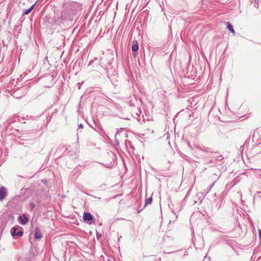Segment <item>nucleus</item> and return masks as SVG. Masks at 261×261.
Here are the masks:
<instances>
[{"label":"nucleus","mask_w":261,"mask_h":261,"mask_svg":"<svg viewBox=\"0 0 261 261\" xmlns=\"http://www.w3.org/2000/svg\"><path fill=\"white\" fill-rule=\"evenodd\" d=\"M63 8L68 9L70 13H73L74 11L81 10L83 9L82 4L76 2H67L63 4Z\"/></svg>","instance_id":"obj_1"},{"label":"nucleus","mask_w":261,"mask_h":261,"mask_svg":"<svg viewBox=\"0 0 261 261\" xmlns=\"http://www.w3.org/2000/svg\"><path fill=\"white\" fill-rule=\"evenodd\" d=\"M11 233L14 239H17L22 236L23 231L21 228V229L18 230V226H17V227L15 226L11 228Z\"/></svg>","instance_id":"obj_2"},{"label":"nucleus","mask_w":261,"mask_h":261,"mask_svg":"<svg viewBox=\"0 0 261 261\" xmlns=\"http://www.w3.org/2000/svg\"><path fill=\"white\" fill-rule=\"evenodd\" d=\"M83 219L84 222L89 224L94 223V218L92 214L89 212H84Z\"/></svg>","instance_id":"obj_3"},{"label":"nucleus","mask_w":261,"mask_h":261,"mask_svg":"<svg viewBox=\"0 0 261 261\" xmlns=\"http://www.w3.org/2000/svg\"><path fill=\"white\" fill-rule=\"evenodd\" d=\"M68 11H69V10L68 9H64V10L61 12L60 15L58 18V19L60 21H63L66 20L68 18Z\"/></svg>","instance_id":"obj_4"},{"label":"nucleus","mask_w":261,"mask_h":261,"mask_svg":"<svg viewBox=\"0 0 261 261\" xmlns=\"http://www.w3.org/2000/svg\"><path fill=\"white\" fill-rule=\"evenodd\" d=\"M7 195V189L5 187H0V201H3Z\"/></svg>","instance_id":"obj_5"},{"label":"nucleus","mask_w":261,"mask_h":261,"mask_svg":"<svg viewBox=\"0 0 261 261\" xmlns=\"http://www.w3.org/2000/svg\"><path fill=\"white\" fill-rule=\"evenodd\" d=\"M18 220L19 222L22 225L26 224L29 221L28 218L25 216V215H23L22 216H20L18 218Z\"/></svg>","instance_id":"obj_6"},{"label":"nucleus","mask_w":261,"mask_h":261,"mask_svg":"<svg viewBox=\"0 0 261 261\" xmlns=\"http://www.w3.org/2000/svg\"><path fill=\"white\" fill-rule=\"evenodd\" d=\"M35 238L36 239H40L42 238V233L39 227H36L35 230Z\"/></svg>","instance_id":"obj_7"},{"label":"nucleus","mask_w":261,"mask_h":261,"mask_svg":"<svg viewBox=\"0 0 261 261\" xmlns=\"http://www.w3.org/2000/svg\"><path fill=\"white\" fill-rule=\"evenodd\" d=\"M201 149L203 151L207 153H210L213 154L218 153V151H215L214 150H213V149L207 147L203 146V147L201 148Z\"/></svg>","instance_id":"obj_8"},{"label":"nucleus","mask_w":261,"mask_h":261,"mask_svg":"<svg viewBox=\"0 0 261 261\" xmlns=\"http://www.w3.org/2000/svg\"><path fill=\"white\" fill-rule=\"evenodd\" d=\"M139 49V44L137 41H133V44L132 46V49L133 52L137 51Z\"/></svg>","instance_id":"obj_9"},{"label":"nucleus","mask_w":261,"mask_h":261,"mask_svg":"<svg viewBox=\"0 0 261 261\" xmlns=\"http://www.w3.org/2000/svg\"><path fill=\"white\" fill-rule=\"evenodd\" d=\"M36 3L37 2H36L32 6H31V7L29 8V9L24 10L23 11V13H22V15H27V14H29L33 10V9H34L35 6L36 4Z\"/></svg>","instance_id":"obj_10"},{"label":"nucleus","mask_w":261,"mask_h":261,"mask_svg":"<svg viewBox=\"0 0 261 261\" xmlns=\"http://www.w3.org/2000/svg\"><path fill=\"white\" fill-rule=\"evenodd\" d=\"M125 145H126V146L127 147H129L130 149L135 150V147L132 144V143L131 141L128 140H125Z\"/></svg>","instance_id":"obj_11"},{"label":"nucleus","mask_w":261,"mask_h":261,"mask_svg":"<svg viewBox=\"0 0 261 261\" xmlns=\"http://www.w3.org/2000/svg\"><path fill=\"white\" fill-rule=\"evenodd\" d=\"M152 200H153V199L151 197L146 198L145 200V202L144 203L143 208H145L147 205L151 204Z\"/></svg>","instance_id":"obj_12"},{"label":"nucleus","mask_w":261,"mask_h":261,"mask_svg":"<svg viewBox=\"0 0 261 261\" xmlns=\"http://www.w3.org/2000/svg\"><path fill=\"white\" fill-rule=\"evenodd\" d=\"M226 24L227 25V29L232 33L234 34L235 31L233 28L232 25L229 22H226Z\"/></svg>","instance_id":"obj_13"},{"label":"nucleus","mask_w":261,"mask_h":261,"mask_svg":"<svg viewBox=\"0 0 261 261\" xmlns=\"http://www.w3.org/2000/svg\"><path fill=\"white\" fill-rule=\"evenodd\" d=\"M213 158L215 159L216 161H221L222 160H223V159H224V157L221 154L217 155L216 156H214Z\"/></svg>","instance_id":"obj_14"},{"label":"nucleus","mask_w":261,"mask_h":261,"mask_svg":"<svg viewBox=\"0 0 261 261\" xmlns=\"http://www.w3.org/2000/svg\"><path fill=\"white\" fill-rule=\"evenodd\" d=\"M215 183V181L212 184V185L207 189V192L206 193V194L210 192V191L211 190V189L212 188V187L214 186Z\"/></svg>","instance_id":"obj_15"},{"label":"nucleus","mask_w":261,"mask_h":261,"mask_svg":"<svg viewBox=\"0 0 261 261\" xmlns=\"http://www.w3.org/2000/svg\"><path fill=\"white\" fill-rule=\"evenodd\" d=\"M35 205L34 203H30V207H31V210L34 209L35 208Z\"/></svg>","instance_id":"obj_16"},{"label":"nucleus","mask_w":261,"mask_h":261,"mask_svg":"<svg viewBox=\"0 0 261 261\" xmlns=\"http://www.w3.org/2000/svg\"><path fill=\"white\" fill-rule=\"evenodd\" d=\"M79 128H83V125L82 124H80L79 125Z\"/></svg>","instance_id":"obj_17"},{"label":"nucleus","mask_w":261,"mask_h":261,"mask_svg":"<svg viewBox=\"0 0 261 261\" xmlns=\"http://www.w3.org/2000/svg\"><path fill=\"white\" fill-rule=\"evenodd\" d=\"M201 195H202V194H201V193H198L196 194V196L197 197H200Z\"/></svg>","instance_id":"obj_18"},{"label":"nucleus","mask_w":261,"mask_h":261,"mask_svg":"<svg viewBox=\"0 0 261 261\" xmlns=\"http://www.w3.org/2000/svg\"><path fill=\"white\" fill-rule=\"evenodd\" d=\"M142 211V209H141V210H137V212H138V213H140Z\"/></svg>","instance_id":"obj_19"},{"label":"nucleus","mask_w":261,"mask_h":261,"mask_svg":"<svg viewBox=\"0 0 261 261\" xmlns=\"http://www.w3.org/2000/svg\"><path fill=\"white\" fill-rule=\"evenodd\" d=\"M259 236L260 237H261V230H259Z\"/></svg>","instance_id":"obj_20"},{"label":"nucleus","mask_w":261,"mask_h":261,"mask_svg":"<svg viewBox=\"0 0 261 261\" xmlns=\"http://www.w3.org/2000/svg\"><path fill=\"white\" fill-rule=\"evenodd\" d=\"M116 144L117 145H118V144H119L118 142L116 141Z\"/></svg>","instance_id":"obj_21"},{"label":"nucleus","mask_w":261,"mask_h":261,"mask_svg":"<svg viewBox=\"0 0 261 261\" xmlns=\"http://www.w3.org/2000/svg\"><path fill=\"white\" fill-rule=\"evenodd\" d=\"M133 56H134V57H135V56H136V54H135V53H133Z\"/></svg>","instance_id":"obj_22"}]
</instances>
